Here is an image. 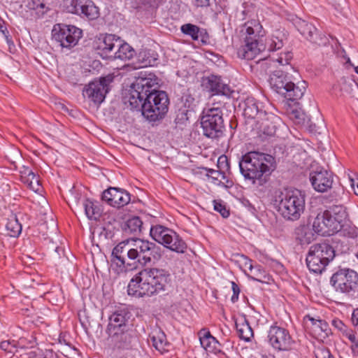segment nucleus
<instances>
[{"label": "nucleus", "instance_id": "obj_1", "mask_svg": "<svg viewBox=\"0 0 358 358\" xmlns=\"http://www.w3.org/2000/svg\"><path fill=\"white\" fill-rule=\"evenodd\" d=\"M158 78L152 73L141 72L131 85L127 96L133 109L141 110L150 122L163 119L169 110V99L167 94L156 90Z\"/></svg>", "mask_w": 358, "mask_h": 358}, {"label": "nucleus", "instance_id": "obj_2", "mask_svg": "<svg viewBox=\"0 0 358 358\" xmlns=\"http://www.w3.org/2000/svg\"><path fill=\"white\" fill-rule=\"evenodd\" d=\"M171 282L168 271L158 268H146L141 271L129 282L127 287L129 295L151 296L165 291Z\"/></svg>", "mask_w": 358, "mask_h": 358}, {"label": "nucleus", "instance_id": "obj_3", "mask_svg": "<svg viewBox=\"0 0 358 358\" xmlns=\"http://www.w3.org/2000/svg\"><path fill=\"white\" fill-rule=\"evenodd\" d=\"M239 168L243 177L255 183L256 180H262L271 174L275 169V160L268 154L250 152L242 156Z\"/></svg>", "mask_w": 358, "mask_h": 358}, {"label": "nucleus", "instance_id": "obj_4", "mask_svg": "<svg viewBox=\"0 0 358 358\" xmlns=\"http://www.w3.org/2000/svg\"><path fill=\"white\" fill-rule=\"evenodd\" d=\"M273 204L284 219L296 221L305 209V194L298 189H284L275 192Z\"/></svg>", "mask_w": 358, "mask_h": 358}, {"label": "nucleus", "instance_id": "obj_5", "mask_svg": "<svg viewBox=\"0 0 358 358\" xmlns=\"http://www.w3.org/2000/svg\"><path fill=\"white\" fill-rule=\"evenodd\" d=\"M271 88L287 102L296 103L302 98L306 88V82L295 84L292 76L282 71H275L270 75Z\"/></svg>", "mask_w": 358, "mask_h": 358}, {"label": "nucleus", "instance_id": "obj_6", "mask_svg": "<svg viewBox=\"0 0 358 358\" xmlns=\"http://www.w3.org/2000/svg\"><path fill=\"white\" fill-rule=\"evenodd\" d=\"M330 284L337 293L348 299L358 296V273L352 269H339L332 275Z\"/></svg>", "mask_w": 358, "mask_h": 358}, {"label": "nucleus", "instance_id": "obj_7", "mask_svg": "<svg viewBox=\"0 0 358 358\" xmlns=\"http://www.w3.org/2000/svg\"><path fill=\"white\" fill-rule=\"evenodd\" d=\"M334 257L335 251L331 245L327 243H315L309 248L306 264L310 272L321 273Z\"/></svg>", "mask_w": 358, "mask_h": 358}, {"label": "nucleus", "instance_id": "obj_8", "mask_svg": "<svg viewBox=\"0 0 358 358\" xmlns=\"http://www.w3.org/2000/svg\"><path fill=\"white\" fill-rule=\"evenodd\" d=\"M201 125L203 135L216 139L224 136L225 126L222 109L213 106L203 110L201 118Z\"/></svg>", "mask_w": 358, "mask_h": 358}, {"label": "nucleus", "instance_id": "obj_9", "mask_svg": "<svg viewBox=\"0 0 358 358\" xmlns=\"http://www.w3.org/2000/svg\"><path fill=\"white\" fill-rule=\"evenodd\" d=\"M150 235L156 242L173 252L184 253L187 249L182 238L173 229L163 225H152Z\"/></svg>", "mask_w": 358, "mask_h": 358}, {"label": "nucleus", "instance_id": "obj_10", "mask_svg": "<svg viewBox=\"0 0 358 358\" xmlns=\"http://www.w3.org/2000/svg\"><path fill=\"white\" fill-rule=\"evenodd\" d=\"M82 36V29L74 25L56 24L52 29V40L62 49L71 50Z\"/></svg>", "mask_w": 358, "mask_h": 358}, {"label": "nucleus", "instance_id": "obj_11", "mask_svg": "<svg viewBox=\"0 0 358 358\" xmlns=\"http://www.w3.org/2000/svg\"><path fill=\"white\" fill-rule=\"evenodd\" d=\"M267 338L271 346L278 351H294L296 350L297 343L292 338L289 331L282 327L272 325L270 327Z\"/></svg>", "mask_w": 358, "mask_h": 358}, {"label": "nucleus", "instance_id": "obj_12", "mask_svg": "<svg viewBox=\"0 0 358 358\" xmlns=\"http://www.w3.org/2000/svg\"><path fill=\"white\" fill-rule=\"evenodd\" d=\"M113 79L114 76L108 74L99 80L92 81L85 87L83 95L95 104H100L104 101L106 94L109 92L110 84L113 83Z\"/></svg>", "mask_w": 358, "mask_h": 358}, {"label": "nucleus", "instance_id": "obj_13", "mask_svg": "<svg viewBox=\"0 0 358 358\" xmlns=\"http://www.w3.org/2000/svg\"><path fill=\"white\" fill-rule=\"evenodd\" d=\"M66 11L88 20H94L99 17V8L92 0H71L66 7Z\"/></svg>", "mask_w": 358, "mask_h": 358}, {"label": "nucleus", "instance_id": "obj_14", "mask_svg": "<svg viewBox=\"0 0 358 358\" xmlns=\"http://www.w3.org/2000/svg\"><path fill=\"white\" fill-rule=\"evenodd\" d=\"M131 250V239H127L119 243L113 249L111 262L115 264L121 271L125 269L127 266L131 265L129 261H132V258L129 255Z\"/></svg>", "mask_w": 358, "mask_h": 358}, {"label": "nucleus", "instance_id": "obj_15", "mask_svg": "<svg viewBox=\"0 0 358 358\" xmlns=\"http://www.w3.org/2000/svg\"><path fill=\"white\" fill-rule=\"evenodd\" d=\"M101 199L110 206L120 208L130 202L131 195L123 189L110 187L103 191Z\"/></svg>", "mask_w": 358, "mask_h": 358}, {"label": "nucleus", "instance_id": "obj_16", "mask_svg": "<svg viewBox=\"0 0 358 358\" xmlns=\"http://www.w3.org/2000/svg\"><path fill=\"white\" fill-rule=\"evenodd\" d=\"M295 27L301 35L313 43L321 45L327 41L326 36L319 31L311 23L299 19L295 22Z\"/></svg>", "mask_w": 358, "mask_h": 358}, {"label": "nucleus", "instance_id": "obj_17", "mask_svg": "<svg viewBox=\"0 0 358 358\" xmlns=\"http://www.w3.org/2000/svg\"><path fill=\"white\" fill-rule=\"evenodd\" d=\"M202 86L213 94L229 96L233 92L230 87L223 82L221 76L214 74L203 78Z\"/></svg>", "mask_w": 358, "mask_h": 358}, {"label": "nucleus", "instance_id": "obj_18", "mask_svg": "<svg viewBox=\"0 0 358 358\" xmlns=\"http://www.w3.org/2000/svg\"><path fill=\"white\" fill-rule=\"evenodd\" d=\"M310 181L315 191L324 192L331 187L333 176L331 173L321 169L310 173Z\"/></svg>", "mask_w": 358, "mask_h": 358}, {"label": "nucleus", "instance_id": "obj_19", "mask_svg": "<svg viewBox=\"0 0 358 358\" xmlns=\"http://www.w3.org/2000/svg\"><path fill=\"white\" fill-rule=\"evenodd\" d=\"M120 43V37L114 34H106L99 38L96 50L103 58L113 59V52H115L116 47Z\"/></svg>", "mask_w": 358, "mask_h": 358}, {"label": "nucleus", "instance_id": "obj_20", "mask_svg": "<svg viewBox=\"0 0 358 358\" xmlns=\"http://www.w3.org/2000/svg\"><path fill=\"white\" fill-rule=\"evenodd\" d=\"M267 115V112L263 110L262 103L257 101L254 98H248L244 102L243 115L245 118L256 119L257 122H259L261 119H264Z\"/></svg>", "mask_w": 358, "mask_h": 358}, {"label": "nucleus", "instance_id": "obj_21", "mask_svg": "<svg viewBox=\"0 0 358 358\" xmlns=\"http://www.w3.org/2000/svg\"><path fill=\"white\" fill-rule=\"evenodd\" d=\"M262 47L257 38H245V44L238 48L237 54L241 59L252 60L260 52Z\"/></svg>", "mask_w": 358, "mask_h": 358}, {"label": "nucleus", "instance_id": "obj_22", "mask_svg": "<svg viewBox=\"0 0 358 358\" xmlns=\"http://www.w3.org/2000/svg\"><path fill=\"white\" fill-rule=\"evenodd\" d=\"M180 30L182 34L189 36L193 41H201L202 44L209 43V34L205 29L191 23H187L181 26Z\"/></svg>", "mask_w": 358, "mask_h": 358}, {"label": "nucleus", "instance_id": "obj_23", "mask_svg": "<svg viewBox=\"0 0 358 358\" xmlns=\"http://www.w3.org/2000/svg\"><path fill=\"white\" fill-rule=\"evenodd\" d=\"M129 312L126 310H117L109 317V323L107 328L108 334H117L116 330L124 329L129 317Z\"/></svg>", "mask_w": 358, "mask_h": 358}, {"label": "nucleus", "instance_id": "obj_24", "mask_svg": "<svg viewBox=\"0 0 358 358\" xmlns=\"http://www.w3.org/2000/svg\"><path fill=\"white\" fill-rule=\"evenodd\" d=\"M132 250L129 253L134 263L138 262L142 265V261L145 257V252L150 248V241L148 240L136 238L131 239Z\"/></svg>", "mask_w": 358, "mask_h": 358}, {"label": "nucleus", "instance_id": "obj_25", "mask_svg": "<svg viewBox=\"0 0 358 358\" xmlns=\"http://www.w3.org/2000/svg\"><path fill=\"white\" fill-rule=\"evenodd\" d=\"M148 342H151L152 346L161 354L169 351L168 348L170 346V343L168 342L164 332L159 328L152 329L149 335Z\"/></svg>", "mask_w": 358, "mask_h": 358}, {"label": "nucleus", "instance_id": "obj_26", "mask_svg": "<svg viewBox=\"0 0 358 358\" xmlns=\"http://www.w3.org/2000/svg\"><path fill=\"white\" fill-rule=\"evenodd\" d=\"M280 122V118L272 113H267V115L264 119H261L260 128L263 133L267 136H274L276 132L278 124Z\"/></svg>", "mask_w": 358, "mask_h": 358}, {"label": "nucleus", "instance_id": "obj_27", "mask_svg": "<svg viewBox=\"0 0 358 358\" xmlns=\"http://www.w3.org/2000/svg\"><path fill=\"white\" fill-rule=\"evenodd\" d=\"M294 237L299 244L304 245L311 243L314 239V234L308 226L300 225L295 228Z\"/></svg>", "mask_w": 358, "mask_h": 358}, {"label": "nucleus", "instance_id": "obj_28", "mask_svg": "<svg viewBox=\"0 0 358 358\" xmlns=\"http://www.w3.org/2000/svg\"><path fill=\"white\" fill-rule=\"evenodd\" d=\"M143 222L139 217L134 216L122 224L121 228L126 235L137 236L141 232Z\"/></svg>", "mask_w": 358, "mask_h": 358}, {"label": "nucleus", "instance_id": "obj_29", "mask_svg": "<svg viewBox=\"0 0 358 358\" xmlns=\"http://www.w3.org/2000/svg\"><path fill=\"white\" fill-rule=\"evenodd\" d=\"M199 335L200 343L206 350L215 352L218 350L220 344L209 331L202 329L199 331Z\"/></svg>", "mask_w": 358, "mask_h": 358}, {"label": "nucleus", "instance_id": "obj_30", "mask_svg": "<svg viewBox=\"0 0 358 358\" xmlns=\"http://www.w3.org/2000/svg\"><path fill=\"white\" fill-rule=\"evenodd\" d=\"M326 218L324 212L319 213L313 221V230L322 236L333 235L331 229H329V221Z\"/></svg>", "mask_w": 358, "mask_h": 358}, {"label": "nucleus", "instance_id": "obj_31", "mask_svg": "<svg viewBox=\"0 0 358 358\" xmlns=\"http://www.w3.org/2000/svg\"><path fill=\"white\" fill-rule=\"evenodd\" d=\"M115 52H113V59H120L121 60H129L133 58L136 55L135 50L127 43H123L120 39V43L117 45Z\"/></svg>", "mask_w": 358, "mask_h": 358}, {"label": "nucleus", "instance_id": "obj_32", "mask_svg": "<svg viewBox=\"0 0 358 358\" xmlns=\"http://www.w3.org/2000/svg\"><path fill=\"white\" fill-rule=\"evenodd\" d=\"M85 215L90 220H98L102 214V208L97 203L90 199H85L83 202Z\"/></svg>", "mask_w": 358, "mask_h": 358}, {"label": "nucleus", "instance_id": "obj_33", "mask_svg": "<svg viewBox=\"0 0 358 358\" xmlns=\"http://www.w3.org/2000/svg\"><path fill=\"white\" fill-rule=\"evenodd\" d=\"M150 248L145 252V258L142 261V265L150 263L152 261H158L162 256V249L155 243L150 241Z\"/></svg>", "mask_w": 358, "mask_h": 358}, {"label": "nucleus", "instance_id": "obj_34", "mask_svg": "<svg viewBox=\"0 0 358 358\" xmlns=\"http://www.w3.org/2000/svg\"><path fill=\"white\" fill-rule=\"evenodd\" d=\"M244 29L245 30V38H257L260 36L262 27L260 23L257 20H251L244 24Z\"/></svg>", "mask_w": 358, "mask_h": 358}, {"label": "nucleus", "instance_id": "obj_35", "mask_svg": "<svg viewBox=\"0 0 358 358\" xmlns=\"http://www.w3.org/2000/svg\"><path fill=\"white\" fill-rule=\"evenodd\" d=\"M326 211L331 215L334 219H336L337 221H339L342 224H343V222L347 220V210L343 205H334L326 210Z\"/></svg>", "mask_w": 358, "mask_h": 358}, {"label": "nucleus", "instance_id": "obj_36", "mask_svg": "<svg viewBox=\"0 0 358 358\" xmlns=\"http://www.w3.org/2000/svg\"><path fill=\"white\" fill-rule=\"evenodd\" d=\"M7 234L10 237H17L22 231V225L19 222L15 215L8 218L6 224Z\"/></svg>", "mask_w": 358, "mask_h": 358}, {"label": "nucleus", "instance_id": "obj_37", "mask_svg": "<svg viewBox=\"0 0 358 358\" xmlns=\"http://www.w3.org/2000/svg\"><path fill=\"white\" fill-rule=\"evenodd\" d=\"M236 330L241 339L245 341H250L253 336V331L248 322L245 320L241 323L236 324Z\"/></svg>", "mask_w": 358, "mask_h": 358}, {"label": "nucleus", "instance_id": "obj_38", "mask_svg": "<svg viewBox=\"0 0 358 358\" xmlns=\"http://www.w3.org/2000/svg\"><path fill=\"white\" fill-rule=\"evenodd\" d=\"M285 39V35L280 30H276L271 36L268 50L270 51L280 50L284 45V41Z\"/></svg>", "mask_w": 358, "mask_h": 358}, {"label": "nucleus", "instance_id": "obj_39", "mask_svg": "<svg viewBox=\"0 0 358 358\" xmlns=\"http://www.w3.org/2000/svg\"><path fill=\"white\" fill-rule=\"evenodd\" d=\"M138 59L141 62V67L154 66L157 61L155 54L150 50L141 51L138 55Z\"/></svg>", "mask_w": 358, "mask_h": 358}, {"label": "nucleus", "instance_id": "obj_40", "mask_svg": "<svg viewBox=\"0 0 358 358\" xmlns=\"http://www.w3.org/2000/svg\"><path fill=\"white\" fill-rule=\"evenodd\" d=\"M251 275L250 278L257 282H264L268 280V276L266 275V271L260 265H255L250 269Z\"/></svg>", "mask_w": 358, "mask_h": 358}, {"label": "nucleus", "instance_id": "obj_41", "mask_svg": "<svg viewBox=\"0 0 358 358\" xmlns=\"http://www.w3.org/2000/svg\"><path fill=\"white\" fill-rule=\"evenodd\" d=\"M116 333L117 334H115V336L112 335V334H108L117 347L122 348L124 346V344L127 341L128 334L124 332V329L116 330Z\"/></svg>", "mask_w": 358, "mask_h": 358}, {"label": "nucleus", "instance_id": "obj_42", "mask_svg": "<svg viewBox=\"0 0 358 358\" xmlns=\"http://www.w3.org/2000/svg\"><path fill=\"white\" fill-rule=\"evenodd\" d=\"M341 90L348 94H352L356 90H358V83L352 78H346L343 79L341 84Z\"/></svg>", "mask_w": 358, "mask_h": 358}, {"label": "nucleus", "instance_id": "obj_43", "mask_svg": "<svg viewBox=\"0 0 358 358\" xmlns=\"http://www.w3.org/2000/svg\"><path fill=\"white\" fill-rule=\"evenodd\" d=\"M203 169L206 171V176L208 178H210L213 182H215L216 181L221 182L220 178H222L223 179L225 178L224 171H222V170L217 171L208 168H203Z\"/></svg>", "mask_w": 358, "mask_h": 358}, {"label": "nucleus", "instance_id": "obj_44", "mask_svg": "<svg viewBox=\"0 0 358 358\" xmlns=\"http://www.w3.org/2000/svg\"><path fill=\"white\" fill-rule=\"evenodd\" d=\"M324 215L326 216V219L328 220L329 222V229H331L332 234H334L341 231L342 229L343 224L337 221V220L334 219L331 215H329L326 210L324 211Z\"/></svg>", "mask_w": 358, "mask_h": 358}, {"label": "nucleus", "instance_id": "obj_45", "mask_svg": "<svg viewBox=\"0 0 358 358\" xmlns=\"http://www.w3.org/2000/svg\"><path fill=\"white\" fill-rule=\"evenodd\" d=\"M24 182L27 183L30 189L34 192H38L41 187L38 176L36 175L34 173H33L29 178L25 179Z\"/></svg>", "mask_w": 358, "mask_h": 358}, {"label": "nucleus", "instance_id": "obj_46", "mask_svg": "<svg viewBox=\"0 0 358 358\" xmlns=\"http://www.w3.org/2000/svg\"><path fill=\"white\" fill-rule=\"evenodd\" d=\"M187 113V110L185 108L179 109L175 119L176 124H185L189 119Z\"/></svg>", "mask_w": 358, "mask_h": 358}, {"label": "nucleus", "instance_id": "obj_47", "mask_svg": "<svg viewBox=\"0 0 358 358\" xmlns=\"http://www.w3.org/2000/svg\"><path fill=\"white\" fill-rule=\"evenodd\" d=\"M292 53L291 52L287 51L284 52H280L279 56L275 59L277 62H278L280 65H286L289 63V62L292 59Z\"/></svg>", "mask_w": 358, "mask_h": 358}, {"label": "nucleus", "instance_id": "obj_48", "mask_svg": "<svg viewBox=\"0 0 358 358\" xmlns=\"http://www.w3.org/2000/svg\"><path fill=\"white\" fill-rule=\"evenodd\" d=\"M313 330L318 334H320V332H323L327 335L329 330V324L326 321L320 320V322H317V325L314 326Z\"/></svg>", "mask_w": 358, "mask_h": 358}, {"label": "nucleus", "instance_id": "obj_49", "mask_svg": "<svg viewBox=\"0 0 358 358\" xmlns=\"http://www.w3.org/2000/svg\"><path fill=\"white\" fill-rule=\"evenodd\" d=\"M214 210L219 212L223 217H228L229 216V210L227 209L226 206L221 202L214 201Z\"/></svg>", "mask_w": 358, "mask_h": 358}, {"label": "nucleus", "instance_id": "obj_50", "mask_svg": "<svg viewBox=\"0 0 358 358\" xmlns=\"http://www.w3.org/2000/svg\"><path fill=\"white\" fill-rule=\"evenodd\" d=\"M217 166L222 171H229V162L226 155H221L217 160Z\"/></svg>", "mask_w": 358, "mask_h": 358}, {"label": "nucleus", "instance_id": "obj_51", "mask_svg": "<svg viewBox=\"0 0 358 358\" xmlns=\"http://www.w3.org/2000/svg\"><path fill=\"white\" fill-rule=\"evenodd\" d=\"M343 236L350 238H355L358 236V229L355 227H346L342 230Z\"/></svg>", "mask_w": 358, "mask_h": 358}, {"label": "nucleus", "instance_id": "obj_52", "mask_svg": "<svg viewBox=\"0 0 358 358\" xmlns=\"http://www.w3.org/2000/svg\"><path fill=\"white\" fill-rule=\"evenodd\" d=\"M332 325L341 331L343 334L348 331L349 327L346 326L341 320L334 319L331 322Z\"/></svg>", "mask_w": 358, "mask_h": 358}, {"label": "nucleus", "instance_id": "obj_53", "mask_svg": "<svg viewBox=\"0 0 358 358\" xmlns=\"http://www.w3.org/2000/svg\"><path fill=\"white\" fill-rule=\"evenodd\" d=\"M231 289L233 291V295L231 298V300L233 303H235L238 299V295L240 294V288L238 285L235 282H231Z\"/></svg>", "mask_w": 358, "mask_h": 358}, {"label": "nucleus", "instance_id": "obj_54", "mask_svg": "<svg viewBox=\"0 0 358 358\" xmlns=\"http://www.w3.org/2000/svg\"><path fill=\"white\" fill-rule=\"evenodd\" d=\"M320 320L314 318L309 315H307L303 317V322H305L307 327H308V322H310L311 326L314 327V326L317 325V322H320Z\"/></svg>", "mask_w": 358, "mask_h": 358}, {"label": "nucleus", "instance_id": "obj_55", "mask_svg": "<svg viewBox=\"0 0 358 358\" xmlns=\"http://www.w3.org/2000/svg\"><path fill=\"white\" fill-rule=\"evenodd\" d=\"M343 335L345 336L351 343H355V341L357 339L355 336V333L350 328H349L348 331H345Z\"/></svg>", "mask_w": 358, "mask_h": 358}, {"label": "nucleus", "instance_id": "obj_56", "mask_svg": "<svg viewBox=\"0 0 358 358\" xmlns=\"http://www.w3.org/2000/svg\"><path fill=\"white\" fill-rule=\"evenodd\" d=\"M351 321L355 328L358 330V308L353 310L351 316Z\"/></svg>", "mask_w": 358, "mask_h": 358}, {"label": "nucleus", "instance_id": "obj_57", "mask_svg": "<svg viewBox=\"0 0 358 358\" xmlns=\"http://www.w3.org/2000/svg\"><path fill=\"white\" fill-rule=\"evenodd\" d=\"M22 169H23L20 171V173L22 180L24 181L25 180V179L29 178L34 172L29 168L26 166H23Z\"/></svg>", "mask_w": 358, "mask_h": 358}, {"label": "nucleus", "instance_id": "obj_58", "mask_svg": "<svg viewBox=\"0 0 358 358\" xmlns=\"http://www.w3.org/2000/svg\"><path fill=\"white\" fill-rule=\"evenodd\" d=\"M351 350L354 356H358V338L355 341V343H351Z\"/></svg>", "mask_w": 358, "mask_h": 358}, {"label": "nucleus", "instance_id": "obj_59", "mask_svg": "<svg viewBox=\"0 0 358 358\" xmlns=\"http://www.w3.org/2000/svg\"><path fill=\"white\" fill-rule=\"evenodd\" d=\"M33 3V9H36V10H38V9H43L45 8H46V3L44 2V1H38V3Z\"/></svg>", "mask_w": 358, "mask_h": 358}, {"label": "nucleus", "instance_id": "obj_60", "mask_svg": "<svg viewBox=\"0 0 358 358\" xmlns=\"http://www.w3.org/2000/svg\"><path fill=\"white\" fill-rule=\"evenodd\" d=\"M242 257H243V260H244V266L245 268H248L249 270L250 271V269L253 267V265L252 264L251 259L247 258L246 257H245L243 255Z\"/></svg>", "mask_w": 358, "mask_h": 358}, {"label": "nucleus", "instance_id": "obj_61", "mask_svg": "<svg viewBox=\"0 0 358 358\" xmlns=\"http://www.w3.org/2000/svg\"><path fill=\"white\" fill-rule=\"evenodd\" d=\"M321 353L323 358H335L328 350H322Z\"/></svg>", "mask_w": 358, "mask_h": 358}, {"label": "nucleus", "instance_id": "obj_62", "mask_svg": "<svg viewBox=\"0 0 358 358\" xmlns=\"http://www.w3.org/2000/svg\"><path fill=\"white\" fill-rule=\"evenodd\" d=\"M351 185L354 189L355 194L358 196V181L355 182L354 180H352Z\"/></svg>", "mask_w": 358, "mask_h": 358}, {"label": "nucleus", "instance_id": "obj_63", "mask_svg": "<svg viewBox=\"0 0 358 358\" xmlns=\"http://www.w3.org/2000/svg\"><path fill=\"white\" fill-rule=\"evenodd\" d=\"M143 3L154 4L161 2L162 0H141Z\"/></svg>", "mask_w": 358, "mask_h": 358}, {"label": "nucleus", "instance_id": "obj_64", "mask_svg": "<svg viewBox=\"0 0 358 358\" xmlns=\"http://www.w3.org/2000/svg\"><path fill=\"white\" fill-rule=\"evenodd\" d=\"M9 345V343L7 341H3L1 343V348L3 349H6L8 345Z\"/></svg>", "mask_w": 358, "mask_h": 358}]
</instances>
